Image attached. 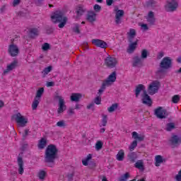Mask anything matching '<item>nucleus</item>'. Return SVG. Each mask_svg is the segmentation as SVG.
<instances>
[{"label": "nucleus", "instance_id": "nucleus-48", "mask_svg": "<svg viewBox=\"0 0 181 181\" xmlns=\"http://www.w3.org/2000/svg\"><path fill=\"white\" fill-rule=\"evenodd\" d=\"M175 129V123H168L166 125V131H172Z\"/></svg>", "mask_w": 181, "mask_h": 181}, {"label": "nucleus", "instance_id": "nucleus-31", "mask_svg": "<svg viewBox=\"0 0 181 181\" xmlns=\"http://www.w3.org/2000/svg\"><path fill=\"white\" fill-rule=\"evenodd\" d=\"M131 177V175L129 173H126L120 176V177L118 178V181H128V180Z\"/></svg>", "mask_w": 181, "mask_h": 181}, {"label": "nucleus", "instance_id": "nucleus-24", "mask_svg": "<svg viewBox=\"0 0 181 181\" xmlns=\"http://www.w3.org/2000/svg\"><path fill=\"white\" fill-rule=\"evenodd\" d=\"M18 66V61L14 60L13 62L9 64L6 69L4 71V74H6V73L11 71V70H13Z\"/></svg>", "mask_w": 181, "mask_h": 181}, {"label": "nucleus", "instance_id": "nucleus-59", "mask_svg": "<svg viewBox=\"0 0 181 181\" xmlns=\"http://www.w3.org/2000/svg\"><path fill=\"white\" fill-rule=\"evenodd\" d=\"M54 86V82L50 81L47 83V87H53Z\"/></svg>", "mask_w": 181, "mask_h": 181}, {"label": "nucleus", "instance_id": "nucleus-23", "mask_svg": "<svg viewBox=\"0 0 181 181\" xmlns=\"http://www.w3.org/2000/svg\"><path fill=\"white\" fill-rule=\"evenodd\" d=\"M81 93H73L71 95V101L75 102V103H78V101H80V100L81 99Z\"/></svg>", "mask_w": 181, "mask_h": 181}, {"label": "nucleus", "instance_id": "nucleus-61", "mask_svg": "<svg viewBox=\"0 0 181 181\" xmlns=\"http://www.w3.org/2000/svg\"><path fill=\"white\" fill-rule=\"evenodd\" d=\"M163 56H164L163 52H160L158 53L157 57H158V59H162V57H163Z\"/></svg>", "mask_w": 181, "mask_h": 181}, {"label": "nucleus", "instance_id": "nucleus-16", "mask_svg": "<svg viewBox=\"0 0 181 181\" xmlns=\"http://www.w3.org/2000/svg\"><path fill=\"white\" fill-rule=\"evenodd\" d=\"M86 12H87V8H86V7H84V6L81 4L78 5L76 7V18H80L81 16H83V15H84Z\"/></svg>", "mask_w": 181, "mask_h": 181}, {"label": "nucleus", "instance_id": "nucleus-33", "mask_svg": "<svg viewBox=\"0 0 181 181\" xmlns=\"http://www.w3.org/2000/svg\"><path fill=\"white\" fill-rule=\"evenodd\" d=\"M142 64V58L139 57H135L133 62L134 67H136V66Z\"/></svg>", "mask_w": 181, "mask_h": 181}, {"label": "nucleus", "instance_id": "nucleus-12", "mask_svg": "<svg viewBox=\"0 0 181 181\" xmlns=\"http://www.w3.org/2000/svg\"><path fill=\"white\" fill-rule=\"evenodd\" d=\"M8 54H10L11 57H16V56L19 54V48L16 45L11 44L8 46Z\"/></svg>", "mask_w": 181, "mask_h": 181}, {"label": "nucleus", "instance_id": "nucleus-19", "mask_svg": "<svg viewBox=\"0 0 181 181\" xmlns=\"http://www.w3.org/2000/svg\"><path fill=\"white\" fill-rule=\"evenodd\" d=\"M135 36H136V31L135 29L131 28L129 32L127 33V39L129 43H132V42H134V37H135Z\"/></svg>", "mask_w": 181, "mask_h": 181}, {"label": "nucleus", "instance_id": "nucleus-13", "mask_svg": "<svg viewBox=\"0 0 181 181\" xmlns=\"http://www.w3.org/2000/svg\"><path fill=\"white\" fill-rule=\"evenodd\" d=\"M16 122L24 127L28 124V118H25L20 112L16 115Z\"/></svg>", "mask_w": 181, "mask_h": 181}, {"label": "nucleus", "instance_id": "nucleus-7", "mask_svg": "<svg viewBox=\"0 0 181 181\" xmlns=\"http://www.w3.org/2000/svg\"><path fill=\"white\" fill-rule=\"evenodd\" d=\"M118 64V61L117 60V58L114 57H111L108 55L105 59V64L107 66V67H109V69H114L115 66Z\"/></svg>", "mask_w": 181, "mask_h": 181}, {"label": "nucleus", "instance_id": "nucleus-41", "mask_svg": "<svg viewBox=\"0 0 181 181\" xmlns=\"http://www.w3.org/2000/svg\"><path fill=\"white\" fill-rule=\"evenodd\" d=\"M136 146H138V141L136 140H134L129 147V151L132 152L133 151H134Z\"/></svg>", "mask_w": 181, "mask_h": 181}, {"label": "nucleus", "instance_id": "nucleus-3", "mask_svg": "<svg viewBox=\"0 0 181 181\" xmlns=\"http://www.w3.org/2000/svg\"><path fill=\"white\" fill-rule=\"evenodd\" d=\"M51 19L54 23H59L58 28L60 29L64 28V25L67 23V17L64 16V14L62 11H55L51 16Z\"/></svg>", "mask_w": 181, "mask_h": 181}, {"label": "nucleus", "instance_id": "nucleus-4", "mask_svg": "<svg viewBox=\"0 0 181 181\" xmlns=\"http://www.w3.org/2000/svg\"><path fill=\"white\" fill-rule=\"evenodd\" d=\"M160 88V82L159 81H153L151 82L148 87V93L150 95H153L159 91Z\"/></svg>", "mask_w": 181, "mask_h": 181}, {"label": "nucleus", "instance_id": "nucleus-50", "mask_svg": "<svg viewBox=\"0 0 181 181\" xmlns=\"http://www.w3.org/2000/svg\"><path fill=\"white\" fill-rule=\"evenodd\" d=\"M42 49L44 52H46L50 49V45L47 42L44 43V45L42 47Z\"/></svg>", "mask_w": 181, "mask_h": 181}, {"label": "nucleus", "instance_id": "nucleus-53", "mask_svg": "<svg viewBox=\"0 0 181 181\" xmlns=\"http://www.w3.org/2000/svg\"><path fill=\"white\" fill-rule=\"evenodd\" d=\"M140 26L143 30H148L149 29V28L148 27V25L145 23L141 24Z\"/></svg>", "mask_w": 181, "mask_h": 181}, {"label": "nucleus", "instance_id": "nucleus-29", "mask_svg": "<svg viewBox=\"0 0 181 181\" xmlns=\"http://www.w3.org/2000/svg\"><path fill=\"white\" fill-rule=\"evenodd\" d=\"M179 141L180 139L177 136H173L170 139V144L173 146V148H175V145H176V144H179Z\"/></svg>", "mask_w": 181, "mask_h": 181}, {"label": "nucleus", "instance_id": "nucleus-51", "mask_svg": "<svg viewBox=\"0 0 181 181\" xmlns=\"http://www.w3.org/2000/svg\"><path fill=\"white\" fill-rule=\"evenodd\" d=\"M93 10L95 11V12L98 13V12L101 11V6H100L98 4H95L93 6Z\"/></svg>", "mask_w": 181, "mask_h": 181}, {"label": "nucleus", "instance_id": "nucleus-45", "mask_svg": "<svg viewBox=\"0 0 181 181\" xmlns=\"http://www.w3.org/2000/svg\"><path fill=\"white\" fill-rule=\"evenodd\" d=\"M29 134H30V129H25L24 130V132L21 134L23 136V141H25V139H26V137L28 136V135H29Z\"/></svg>", "mask_w": 181, "mask_h": 181}, {"label": "nucleus", "instance_id": "nucleus-42", "mask_svg": "<svg viewBox=\"0 0 181 181\" xmlns=\"http://www.w3.org/2000/svg\"><path fill=\"white\" fill-rule=\"evenodd\" d=\"M56 125L59 128H66L67 127V124H66V121L64 120H60L57 122Z\"/></svg>", "mask_w": 181, "mask_h": 181}, {"label": "nucleus", "instance_id": "nucleus-40", "mask_svg": "<svg viewBox=\"0 0 181 181\" xmlns=\"http://www.w3.org/2000/svg\"><path fill=\"white\" fill-rule=\"evenodd\" d=\"M108 122V117L106 115H103L101 120V125L100 127H107V123Z\"/></svg>", "mask_w": 181, "mask_h": 181}, {"label": "nucleus", "instance_id": "nucleus-55", "mask_svg": "<svg viewBox=\"0 0 181 181\" xmlns=\"http://www.w3.org/2000/svg\"><path fill=\"white\" fill-rule=\"evenodd\" d=\"M21 4V0H13V6H18Z\"/></svg>", "mask_w": 181, "mask_h": 181}, {"label": "nucleus", "instance_id": "nucleus-21", "mask_svg": "<svg viewBox=\"0 0 181 181\" xmlns=\"http://www.w3.org/2000/svg\"><path fill=\"white\" fill-rule=\"evenodd\" d=\"M29 36L32 39L36 37V36H39V28H32L29 30Z\"/></svg>", "mask_w": 181, "mask_h": 181}, {"label": "nucleus", "instance_id": "nucleus-2", "mask_svg": "<svg viewBox=\"0 0 181 181\" xmlns=\"http://www.w3.org/2000/svg\"><path fill=\"white\" fill-rule=\"evenodd\" d=\"M172 67V59L169 57L163 58L160 63V69H158L156 75L158 78L165 77V70H169Z\"/></svg>", "mask_w": 181, "mask_h": 181}, {"label": "nucleus", "instance_id": "nucleus-5", "mask_svg": "<svg viewBox=\"0 0 181 181\" xmlns=\"http://www.w3.org/2000/svg\"><path fill=\"white\" fill-rule=\"evenodd\" d=\"M55 98H57V100H59L57 114L58 115H60V114H63V112L66 111L67 107L66 106V104H64V99L62 96L59 95V93H57V95H55Z\"/></svg>", "mask_w": 181, "mask_h": 181}, {"label": "nucleus", "instance_id": "nucleus-18", "mask_svg": "<svg viewBox=\"0 0 181 181\" xmlns=\"http://www.w3.org/2000/svg\"><path fill=\"white\" fill-rule=\"evenodd\" d=\"M145 18L149 25H155V13H153V11H149Z\"/></svg>", "mask_w": 181, "mask_h": 181}, {"label": "nucleus", "instance_id": "nucleus-58", "mask_svg": "<svg viewBox=\"0 0 181 181\" xmlns=\"http://www.w3.org/2000/svg\"><path fill=\"white\" fill-rule=\"evenodd\" d=\"M68 114H69V115H73V114H74V109L69 108V110H68Z\"/></svg>", "mask_w": 181, "mask_h": 181}, {"label": "nucleus", "instance_id": "nucleus-60", "mask_svg": "<svg viewBox=\"0 0 181 181\" xmlns=\"http://www.w3.org/2000/svg\"><path fill=\"white\" fill-rule=\"evenodd\" d=\"M92 158H93V155H91V154L89 153V154L86 156V158L85 159H86V160H88V161L90 162V160H91Z\"/></svg>", "mask_w": 181, "mask_h": 181}, {"label": "nucleus", "instance_id": "nucleus-39", "mask_svg": "<svg viewBox=\"0 0 181 181\" xmlns=\"http://www.w3.org/2000/svg\"><path fill=\"white\" fill-rule=\"evenodd\" d=\"M103 145H104V143L100 140L97 141L95 145V149L96 151H101V149H103Z\"/></svg>", "mask_w": 181, "mask_h": 181}, {"label": "nucleus", "instance_id": "nucleus-15", "mask_svg": "<svg viewBox=\"0 0 181 181\" xmlns=\"http://www.w3.org/2000/svg\"><path fill=\"white\" fill-rule=\"evenodd\" d=\"M86 20L88 22H90V23H94V22L97 21V13L93 11H88Z\"/></svg>", "mask_w": 181, "mask_h": 181}, {"label": "nucleus", "instance_id": "nucleus-22", "mask_svg": "<svg viewBox=\"0 0 181 181\" xmlns=\"http://www.w3.org/2000/svg\"><path fill=\"white\" fill-rule=\"evenodd\" d=\"M132 135V138H134L135 141H139V142H142V141L145 139V136L144 134H138L136 132H133Z\"/></svg>", "mask_w": 181, "mask_h": 181}, {"label": "nucleus", "instance_id": "nucleus-64", "mask_svg": "<svg viewBox=\"0 0 181 181\" xmlns=\"http://www.w3.org/2000/svg\"><path fill=\"white\" fill-rule=\"evenodd\" d=\"M5 105V103H4V101L0 100V108H2V107H4Z\"/></svg>", "mask_w": 181, "mask_h": 181}, {"label": "nucleus", "instance_id": "nucleus-63", "mask_svg": "<svg viewBox=\"0 0 181 181\" xmlns=\"http://www.w3.org/2000/svg\"><path fill=\"white\" fill-rule=\"evenodd\" d=\"M42 0H35V4H37V5H40L42 4Z\"/></svg>", "mask_w": 181, "mask_h": 181}, {"label": "nucleus", "instance_id": "nucleus-25", "mask_svg": "<svg viewBox=\"0 0 181 181\" xmlns=\"http://www.w3.org/2000/svg\"><path fill=\"white\" fill-rule=\"evenodd\" d=\"M163 157L160 155H157L155 156V166L158 168V166H160L161 163H163Z\"/></svg>", "mask_w": 181, "mask_h": 181}, {"label": "nucleus", "instance_id": "nucleus-47", "mask_svg": "<svg viewBox=\"0 0 181 181\" xmlns=\"http://www.w3.org/2000/svg\"><path fill=\"white\" fill-rule=\"evenodd\" d=\"M72 30L75 33H77V35L80 34V25L78 23H75Z\"/></svg>", "mask_w": 181, "mask_h": 181}, {"label": "nucleus", "instance_id": "nucleus-10", "mask_svg": "<svg viewBox=\"0 0 181 181\" xmlns=\"http://www.w3.org/2000/svg\"><path fill=\"white\" fill-rule=\"evenodd\" d=\"M115 11L116 12L115 16V22L116 25H119L122 23V18L124 17L125 12L124 10H119L118 8H116Z\"/></svg>", "mask_w": 181, "mask_h": 181}, {"label": "nucleus", "instance_id": "nucleus-11", "mask_svg": "<svg viewBox=\"0 0 181 181\" xmlns=\"http://www.w3.org/2000/svg\"><path fill=\"white\" fill-rule=\"evenodd\" d=\"M91 43L94 46H96V47H100V49H107L108 47V44L103 40L93 39Z\"/></svg>", "mask_w": 181, "mask_h": 181}, {"label": "nucleus", "instance_id": "nucleus-8", "mask_svg": "<svg viewBox=\"0 0 181 181\" xmlns=\"http://www.w3.org/2000/svg\"><path fill=\"white\" fill-rule=\"evenodd\" d=\"M154 115L157 117L159 119H163L166 118L167 111L166 109L158 107L154 110Z\"/></svg>", "mask_w": 181, "mask_h": 181}, {"label": "nucleus", "instance_id": "nucleus-35", "mask_svg": "<svg viewBox=\"0 0 181 181\" xmlns=\"http://www.w3.org/2000/svg\"><path fill=\"white\" fill-rule=\"evenodd\" d=\"M52 66H49L46 68H45L42 71V76L43 78L46 77V75L48 74L49 73H50L52 71Z\"/></svg>", "mask_w": 181, "mask_h": 181}, {"label": "nucleus", "instance_id": "nucleus-14", "mask_svg": "<svg viewBox=\"0 0 181 181\" xmlns=\"http://www.w3.org/2000/svg\"><path fill=\"white\" fill-rule=\"evenodd\" d=\"M141 100L143 104L145 105H148V107H151L152 105V99L151 98V96L146 93V90L144 91Z\"/></svg>", "mask_w": 181, "mask_h": 181}, {"label": "nucleus", "instance_id": "nucleus-46", "mask_svg": "<svg viewBox=\"0 0 181 181\" xmlns=\"http://www.w3.org/2000/svg\"><path fill=\"white\" fill-rule=\"evenodd\" d=\"M38 177L40 180H45V177H46V172L45 170L40 171L38 173Z\"/></svg>", "mask_w": 181, "mask_h": 181}, {"label": "nucleus", "instance_id": "nucleus-26", "mask_svg": "<svg viewBox=\"0 0 181 181\" xmlns=\"http://www.w3.org/2000/svg\"><path fill=\"white\" fill-rule=\"evenodd\" d=\"M143 90H145V86L139 84L137 86H136L135 95L136 98L139 97V94H141V91H143Z\"/></svg>", "mask_w": 181, "mask_h": 181}, {"label": "nucleus", "instance_id": "nucleus-9", "mask_svg": "<svg viewBox=\"0 0 181 181\" xmlns=\"http://www.w3.org/2000/svg\"><path fill=\"white\" fill-rule=\"evenodd\" d=\"M115 81H117V72L113 71L105 81H103V83L107 85V87H110V86H112Z\"/></svg>", "mask_w": 181, "mask_h": 181}, {"label": "nucleus", "instance_id": "nucleus-36", "mask_svg": "<svg viewBox=\"0 0 181 181\" xmlns=\"http://www.w3.org/2000/svg\"><path fill=\"white\" fill-rule=\"evenodd\" d=\"M127 158L130 162L134 163L136 160V153L132 152L127 155Z\"/></svg>", "mask_w": 181, "mask_h": 181}, {"label": "nucleus", "instance_id": "nucleus-37", "mask_svg": "<svg viewBox=\"0 0 181 181\" xmlns=\"http://www.w3.org/2000/svg\"><path fill=\"white\" fill-rule=\"evenodd\" d=\"M156 4H158L156 0H148L146 2V6H148L149 8H153V7L156 6Z\"/></svg>", "mask_w": 181, "mask_h": 181}, {"label": "nucleus", "instance_id": "nucleus-34", "mask_svg": "<svg viewBox=\"0 0 181 181\" xmlns=\"http://www.w3.org/2000/svg\"><path fill=\"white\" fill-rule=\"evenodd\" d=\"M107 87H108V86H107L104 82H103L100 88L98 90L97 95L99 97H101V94H103V93L105 91V89L107 88Z\"/></svg>", "mask_w": 181, "mask_h": 181}, {"label": "nucleus", "instance_id": "nucleus-30", "mask_svg": "<svg viewBox=\"0 0 181 181\" xmlns=\"http://www.w3.org/2000/svg\"><path fill=\"white\" fill-rule=\"evenodd\" d=\"M46 144H47V141L45 139H41L37 144L39 149H45L46 146Z\"/></svg>", "mask_w": 181, "mask_h": 181}, {"label": "nucleus", "instance_id": "nucleus-57", "mask_svg": "<svg viewBox=\"0 0 181 181\" xmlns=\"http://www.w3.org/2000/svg\"><path fill=\"white\" fill-rule=\"evenodd\" d=\"M88 160H86V158L84 160H82V163L83 166H88Z\"/></svg>", "mask_w": 181, "mask_h": 181}, {"label": "nucleus", "instance_id": "nucleus-56", "mask_svg": "<svg viewBox=\"0 0 181 181\" xmlns=\"http://www.w3.org/2000/svg\"><path fill=\"white\" fill-rule=\"evenodd\" d=\"M113 3L114 0H106V5H107V6H111Z\"/></svg>", "mask_w": 181, "mask_h": 181}, {"label": "nucleus", "instance_id": "nucleus-44", "mask_svg": "<svg viewBox=\"0 0 181 181\" xmlns=\"http://www.w3.org/2000/svg\"><path fill=\"white\" fill-rule=\"evenodd\" d=\"M117 108H118V103H115L107 108V111L108 112H114Z\"/></svg>", "mask_w": 181, "mask_h": 181}, {"label": "nucleus", "instance_id": "nucleus-27", "mask_svg": "<svg viewBox=\"0 0 181 181\" xmlns=\"http://www.w3.org/2000/svg\"><path fill=\"white\" fill-rule=\"evenodd\" d=\"M124 158H125V152L124 150L121 149L118 151L116 156V159L117 160H119V162H122V160H124Z\"/></svg>", "mask_w": 181, "mask_h": 181}, {"label": "nucleus", "instance_id": "nucleus-38", "mask_svg": "<svg viewBox=\"0 0 181 181\" xmlns=\"http://www.w3.org/2000/svg\"><path fill=\"white\" fill-rule=\"evenodd\" d=\"M39 103H40V99L35 98L31 105L32 110H36V108H37V105H39Z\"/></svg>", "mask_w": 181, "mask_h": 181}, {"label": "nucleus", "instance_id": "nucleus-32", "mask_svg": "<svg viewBox=\"0 0 181 181\" xmlns=\"http://www.w3.org/2000/svg\"><path fill=\"white\" fill-rule=\"evenodd\" d=\"M43 93H45V88H40L37 90L36 95H35V98L40 100V98H42V96L43 95Z\"/></svg>", "mask_w": 181, "mask_h": 181}, {"label": "nucleus", "instance_id": "nucleus-43", "mask_svg": "<svg viewBox=\"0 0 181 181\" xmlns=\"http://www.w3.org/2000/svg\"><path fill=\"white\" fill-rule=\"evenodd\" d=\"M171 101H172V103L173 104H177V103H179V101H180V95H174L172 97Z\"/></svg>", "mask_w": 181, "mask_h": 181}, {"label": "nucleus", "instance_id": "nucleus-20", "mask_svg": "<svg viewBox=\"0 0 181 181\" xmlns=\"http://www.w3.org/2000/svg\"><path fill=\"white\" fill-rule=\"evenodd\" d=\"M130 43L131 44L129 45L127 50V53L129 54L134 53V52H135V49H136V46H138V40L134 42H132Z\"/></svg>", "mask_w": 181, "mask_h": 181}, {"label": "nucleus", "instance_id": "nucleus-6", "mask_svg": "<svg viewBox=\"0 0 181 181\" xmlns=\"http://www.w3.org/2000/svg\"><path fill=\"white\" fill-rule=\"evenodd\" d=\"M178 6L177 0H167L165 8L167 12H175Z\"/></svg>", "mask_w": 181, "mask_h": 181}, {"label": "nucleus", "instance_id": "nucleus-28", "mask_svg": "<svg viewBox=\"0 0 181 181\" xmlns=\"http://www.w3.org/2000/svg\"><path fill=\"white\" fill-rule=\"evenodd\" d=\"M134 167L140 170H145V167L144 166V160H137L134 164Z\"/></svg>", "mask_w": 181, "mask_h": 181}, {"label": "nucleus", "instance_id": "nucleus-49", "mask_svg": "<svg viewBox=\"0 0 181 181\" xmlns=\"http://www.w3.org/2000/svg\"><path fill=\"white\" fill-rule=\"evenodd\" d=\"M147 57H148V50L147 49H143L141 51V59H146Z\"/></svg>", "mask_w": 181, "mask_h": 181}, {"label": "nucleus", "instance_id": "nucleus-62", "mask_svg": "<svg viewBox=\"0 0 181 181\" xmlns=\"http://www.w3.org/2000/svg\"><path fill=\"white\" fill-rule=\"evenodd\" d=\"M93 107H94V103H90L87 105L86 108L87 110H90L91 108H93Z\"/></svg>", "mask_w": 181, "mask_h": 181}, {"label": "nucleus", "instance_id": "nucleus-1", "mask_svg": "<svg viewBox=\"0 0 181 181\" xmlns=\"http://www.w3.org/2000/svg\"><path fill=\"white\" fill-rule=\"evenodd\" d=\"M58 152L59 150L54 144L48 145L45 149V160L47 163H49L48 166H49V168L54 166V160H56L57 158Z\"/></svg>", "mask_w": 181, "mask_h": 181}, {"label": "nucleus", "instance_id": "nucleus-17", "mask_svg": "<svg viewBox=\"0 0 181 181\" xmlns=\"http://www.w3.org/2000/svg\"><path fill=\"white\" fill-rule=\"evenodd\" d=\"M17 163L18 166V173L19 175H23L25 173V168H23V159L22 157H18Z\"/></svg>", "mask_w": 181, "mask_h": 181}, {"label": "nucleus", "instance_id": "nucleus-54", "mask_svg": "<svg viewBox=\"0 0 181 181\" xmlns=\"http://www.w3.org/2000/svg\"><path fill=\"white\" fill-rule=\"evenodd\" d=\"M175 180L177 181H181V169L180 170V171L178 172V175H177L175 176Z\"/></svg>", "mask_w": 181, "mask_h": 181}, {"label": "nucleus", "instance_id": "nucleus-52", "mask_svg": "<svg viewBox=\"0 0 181 181\" xmlns=\"http://www.w3.org/2000/svg\"><path fill=\"white\" fill-rule=\"evenodd\" d=\"M94 103L96 104V105H100V104H101V96L97 95L94 100Z\"/></svg>", "mask_w": 181, "mask_h": 181}]
</instances>
